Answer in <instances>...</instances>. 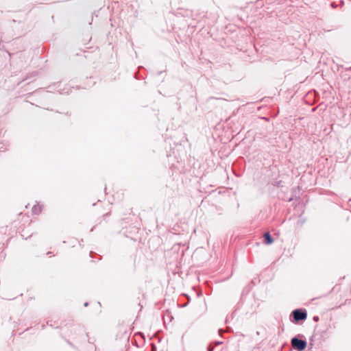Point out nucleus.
<instances>
[{
    "label": "nucleus",
    "mask_w": 351,
    "mask_h": 351,
    "mask_svg": "<svg viewBox=\"0 0 351 351\" xmlns=\"http://www.w3.org/2000/svg\"><path fill=\"white\" fill-rule=\"evenodd\" d=\"M291 345L293 348L298 351H302L306 347V342L304 340L298 339L294 337L291 339Z\"/></svg>",
    "instance_id": "1"
},
{
    "label": "nucleus",
    "mask_w": 351,
    "mask_h": 351,
    "mask_svg": "<svg viewBox=\"0 0 351 351\" xmlns=\"http://www.w3.org/2000/svg\"><path fill=\"white\" fill-rule=\"evenodd\" d=\"M292 315L295 322H298L300 320H304L307 316L306 311L300 309L294 310L292 312Z\"/></svg>",
    "instance_id": "2"
},
{
    "label": "nucleus",
    "mask_w": 351,
    "mask_h": 351,
    "mask_svg": "<svg viewBox=\"0 0 351 351\" xmlns=\"http://www.w3.org/2000/svg\"><path fill=\"white\" fill-rule=\"evenodd\" d=\"M42 210L43 206L39 204L34 205L32 208V213L34 215H39L42 212Z\"/></svg>",
    "instance_id": "3"
},
{
    "label": "nucleus",
    "mask_w": 351,
    "mask_h": 351,
    "mask_svg": "<svg viewBox=\"0 0 351 351\" xmlns=\"http://www.w3.org/2000/svg\"><path fill=\"white\" fill-rule=\"evenodd\" d=\"M265 243L267 244H271L273 239L269 232L265 233Z\"/></svg>",
    "instance_id": "4"
}]
</instances>
